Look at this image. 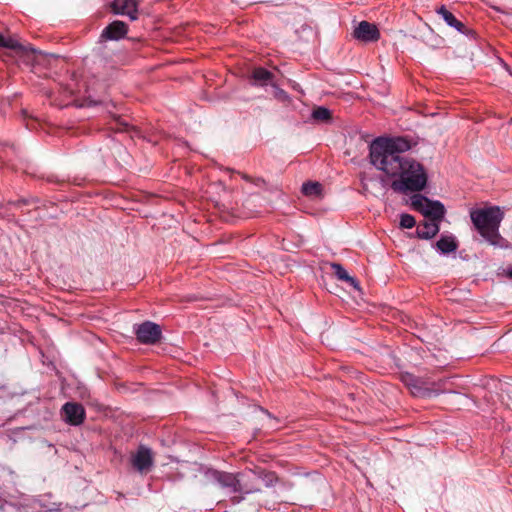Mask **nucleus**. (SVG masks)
I'll list each match as a JSON object with an SVG mask.
<instances>
[{
    "label": "nucleus",
    "instance_id": "nucleus-1",
    "mask_svg": "<svg viewBox=\"0 0 512 512\" xmlns=\"http://www.w3.org/2000/svg\"><path fill=\"white\" fill-rule=\"evenodd\" d=\"M418 142V137L405 135L378 137L370 145L371 163L387 176L397 178L391 183V188L396 192H419L427 185L425 167L414 158L401 156V153L417 146Z\"/></svg>",
    "mask_w": 512,
    "mask_h": 512
},
{
    "label": "nucleus",
    "instance_id": "nucleus-2",
    "mask_svg": "<svg viewBox=\"0 0 512 512\" xmlns=\"http://www.w3.org/2000/svg\"><path fill=\"white\" fill-rule=\"evenodd\" d=\"M470 218L474 228L487 243L498 248L507 247V241L499 233L503 219L499 207L471 209Z\"/></svg>",
    "mask_w": 512,
    "mask_h": 512
},
{
    "label": "nucleus",
    "instance_id": "nucleus-3",
    "mask_svg": "<svg viewBox=\"0 0 512 512\" xmlns=\"http://www.w3.org/2000/svg\"><path fill=\"white\" fill-rule=\"evenodd\" d=\"M257 474L255 469H249L242 473H239V485L237 487V493L241 495H235L230 498V502L233 505L239 504L242 500H244L245 494L255 493L260 491L259 482L257 479Z\"/></svg>",
    "mask_w": 512,
    "mask_h": 512
},
{
    "label": "nucleus",
    "instance_id": "nucleus-4",
    "mask_svg": "<svg viewBox=\"0 0 512 512\" xmlns=\"http://www.w3.org/2000/svg\"><path fill=\"white\" fill-rule=\"evenodd\" d=\"M412 206L430 220L441 221L445 214V208L439 201H431L423 195L412 198Z\"/></svg>",
    "mask_w": 512,
    "mask_h": 512
},
{
    "label": "nucleus",
    "instance_id": "nucleus-5",
    "mask_svg": "<svg viewBox=\"0 0 512 512\" xmlns=\"http://www.w3.org/2000/svg\"><path fill=\"white\" fill-rule=\"evenodd\" d=\"M137 340L143 344H155L161 338V328L158 324L146 321L135 328Z\"/></svg>",
    "mask_w": 512,
    "mask_h": 512
},
{
    "label": "nucleus",
    "instance_id": "nucleus-6",
    "mask_svg": "<svg viewBox=\"0 0 512 512\" xmlns=\"http://www.w3.org/2000/svg\"><path fill=\"white\" fill-rule=\"evenodd\" d=\"M401 381L410 389L414 396L429 397L433 393V389L430 387V382L418 378L413 374H402Z\"/></svg>",
    "mask_w": 512,
    "mask_h": 512
},
{
    "label": "nucleus",
    "instance_id": "nucleus-7",
    "mask_svg": "<svg viewBox=\"0 0 512 512\" xmlns=\"http://www.w3.org/2000/svg\"><path fill=\"white\" fill-rule=\"evenodd\" d=\"M133 468L140 473H147L154 464L153 453L150 448L140 445L137 451L131 455Z\"/></svg>",
    "mask_w": 512,
    "mask_h": 512
},
{
    "label": "nucleus",
    "instance_id": "nucleus-8",
    "mask_svg": "<svg viewBox=\"0 0 512 512\" xmlns=\"http://www.w3.org/2000/svg\"><path fill=\"white\" fill-rule=\"evenodd\" d=\"M62 415L68 424L77 426L82 424L85 419V409L79 403L67 402L62 407Z\"/></svg>",
    "mask_w": 512,
    "mask_h": 512
},
{
    "label": "nucleus",
    "instance_id": "nucleus-9",
    "mask_svg": "<svg viewBox=\"0 0 512 512\" xmlns=\"http://www.w3.org/2000/svg\"><path fill=\"white\" fill-rule=\"evenodd\" d=\"M353 36L362 42H375L380 38V32L375 24L361 21L354 29Z\"/></svg>",
    "mask_w": 512,
    "mask_h": 512
},
{
    "label": "nucleus",
    "instance_id": "nucleus-10",
    "mask_svg": "<svg viewBox=\"0 0 512 512\" xmlns=\"http://www.w3.org/2000/svg\"><path fill=\"white\" fill-rule=\"evenodd\" d=\"M252 84L257 86L276 87L278 78L275 73L268 71L263 67H256L251 73Z\"/></svg>",
    "mask_w": 512,
    "mask_h": 512
},
{
    "label": "nucleus",
    "instance_id": "nucleus-11",
    "mask_svg": "<svg viewBox=\"0 0 512 512\" xmlns=\"http://www.w3.org/2000/svg\"><path fill=\"white\" fill-rule=\"evenodd\" d=\"M111 7L115 14L126 15L132 21L138 17L137 0H114Z\"/></svg>",
    "mask_w": 512,
    "mask_h": 512
},
{
    "label": "nucleus",
    "instance_id": "nucleus-12",
    "mask_svg": "<svg viewBox=\"0 0 512 512\" xmlns=\"http://www.w3.org/2000/svg\"><path fill=\"white\" fill-rule=\"evenodd\" d=\"M128 31L127 25L123 21H113L102 32L101 37L109 40H118L123 38Z\"/></svg>",
    "mask_w": 512,
    "mask_h": 512
},
{
    "label": "nucleus",
    "instance_id": "nucleus-13",
    "mask_svg": "<svg viewBox=\"0 0 512 512\" xmlns=\"http://www.w3.org/2000/svg\"><path fill=\"white\" fill-rule=\"evenodd\" d=\"M212 475L220 486L224 488H230L233 492L237 493V487L239 485V473L233 474L228 472L214 471Z\"/></svg>",
    "mask_w": 512,
    "mask_h": 512
},
{
    "label": "nucleus",
    "instance_id": "nucleus-14",
    "mask_svg": "<svg viewBox=\"0 0 512 512\" xmlns=\"http://www.w3.org/2000/svg\"><path fill=\"white\" fill-rule=\"evenodd\" d=\"M439 232L438 220H426L419 224L416 233L421 239H431Z\"/></svg>",
    "mask_w": 512,
    "mask_h": 512
},
{
    "label": "nucleus",
    "instance_id": "nucleus-15",
    "mask_svg": "<svg viewBox=\"0 0 512 512\" xmlns=\"http://www.w3.org/2000/svg\"><path fill=\"white\" fill-rule=\"evenodd\" d=\"M311 119L313 123L316 125H332L333 122V113L326 107L318 106L312 110Z\"/></svg>",
    "mask_w": 512,
    "mask_h": 512
},
{
    "label": "nucleus",
    "instance_id": "nucleus-16",
    "mask_svg": "<svg viewBox=\"0 0 512 512\" xmlns=\"http://www.w3.org/2000/svg\"><path fill=\"white\" fill-rule=\"evenodd\" d=\"M436 12L443 18V20L449 25L450 27L455 28L457 31L461 33L466 32L465 25L460 22L458 19L455 18V16L446 9L444 5L439 7Z\"/></svg>",
    "mask_w": 512,
    "mask_h": 512
},
{
    "label": "nucleus",
    "instance_id": "nucleus-17",
    "mask_svg": "<svg viewBox=\"0 0 512 512\" xmlns=\"http://www.w3.org/2000/svg\"><path fill=\"white\" fill-rule=\"evenodd\" d=\"M436 247L441 253L448 254L457 250L458 243L454 236H441L436 242Z\"/></svg>",
    "mask_w": 512,
    "mask_h": 512
},
{
    "label": "nucleus",
    "instance_id": "nucleus-18",
    "mask_svg": "<svg viewBox=\"0 0 512 512\" xmlns=\"http://www.w3.org/2000/svg\"><path fill=\"white\" fill-rule=\"evenodd\" d=\"M0 47L12 49L19 55H24L28 51H34L32 48H27V47L23 46L14 38H11V37L4 38L1 34H0Z\"/></svg>",
    "mask_w": 512,
    "mask_h": 512
},
{
    "label": "nucleus",
    "instance_id": "nucleus-19",
    "mask_svg": "<svg viewBox=\"0 0 512 512\" xmlns=\"http://www.w3.org/2000/svg\"><path fill=\"white\" fill-rule=\"evenodd\" d=\"M331 269L333 270L334 274L339 280L349 283L355 289L359 288L358 281L355 278L351 277L341 264L332 263Z\"/></svg>",
    "mask_w": 512,
    "mask_h": 512
},
{
    "label": "nucleus",
    "instance_id": "nucleus-20",
    "mask_svg": "<svg viewBox=\"0 0 512 512\" xmlns=\"http://www.w3.org/2000/svg\"><path fill=\"white\" fill-rule=\"evenodd\" d=\"M256 474L258 482H263L265 486L270 487L273 486L277 482V476L274 472L266 471L261 468H257Z\"/></svg>",
    "mask_w": 512,
    "mask_h": 512
},
{
    "label": "nucleus",
    "instance_id": "nucleus-21",
    "mask_svg": "<svg viewBox=\"0 0 512 512\" xmlns=\"http://www.w3.org/2000/svg\"><path fill=\"white\" fill-rule=\"evenodd\" d=\"M302 193L308 197H320L322 185L319 182H306L302 185Z\"/></svg>",
    "mask_w": 512,
    "mask_h": 512
},
{
    "label": "nucleus",
    "instance_id": "nucleus-22",
    "mask_svg": "<svg viewBox=\"0 0 512 512\" xmlns=\"http://www.w3.org/2000/svg\"><path fill=\"white\" fill-rule=\"evenodd\" d=\"M415 218L410 214H402L400 217V226L402 228L411 229L415 226Z\"/></svg>",
    "mask_w": 512,
    "mask_h": 512
},
{
    "label": "nucleus",
    "instance_id": "nucleus-23",
    "mask_svg": "<svg viewBox=\"0 0 512 512\" xmlns=\"http://www.w3.org/2000/svg\"><path fill=\"white\" fill-rule=\"evenodd\" d=\"M278 82H279V80L276 82V87H273L274 88V96L277 98H282V97L286 96V93L284 92V90L279 88Z\"/></svg>",
    "mask_w": 512,
    "mask_h": 512
},
{
    "label": "nucleus",
    "instance_id": "nucleus-24",
    "mask_svg": "<svg viewBox=\"0 0 512 512\" xmlns=\"http://www.w3.org/2000/svg\"><path fill=\"white\" fill-rule=\"evenodd\" d=\"M117 124L120 126H124V128H132V129L138 128L136 124H129L123 120H119Z\"/></svg>",
    "mask_w": 512,
    "mask_h": 512
},
{
    "label": "nucleus",
    "instance_id": "nucleus-25",
    "mask_svg": "<svg viewBox=\"0 0 512 512\" xmlns=\"http://www.w3.org/2000/svg\"><path fill=\"white\" fill-rule=\"evenodd\" d=\"M506 275H507L510 279H512V268H511V269H508V270L506 271Z\"/></svg>",
    "mask_w": 512,
    "mask_h": 512
},
{
    "label": "nucleus",
    "instance_id": "nucleus-26",
    "mask_svg": "<svg viewBox=\"0 0 512 512\" xmlns=\"http://www.w3.org/2000/svg\"><path fill=\"white\" fill-rule=\"evenodd\" d=\"M441 115H442L441 113L432 114V116H441Z\"/></svg>",
    "mask_w": 512,
    "mask_h": 512
},
{
    "label": "nucleus",
    "instance_id": "nucleus-27",
    "mask_svg": "<svg viewBox=\"0 0 512 512\" xmlns=\"http://www.w3.org/2000/svg\"><path fill=\"white\" fill-rule=\"evenodd\" d=\"M511 393H512V391H511Z\"/></svg>",
    "mask_w": 512,
    "mask_h": 512
}]
</instances>
